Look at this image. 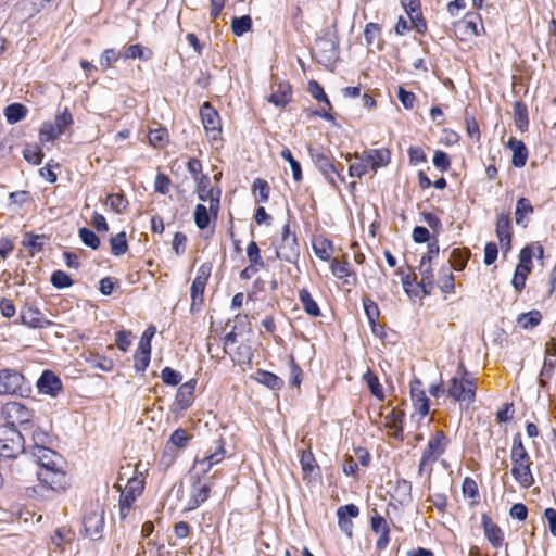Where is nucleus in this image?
Listing matches in <instances>:
<instances>
[{"mask_svg":"<svg viewBox=\"0 0 556 556\" xmlns=\"http://www.w3.org/2000/svg\"><path fill=\"white\" fill-rule=\"evenodd\" d=\"M510 459L514 479L521 488H530L534 483V478L530 469V456L522 444L519 433L513 439Z\"/></svg>","mask_w":556,"mask_h":556,"instance_id":"obj_1","label":"nucleus"},{"mask_svg":"<svg viewBox=\"0 0 556 556\" xmlns=\"http://www.w3.org/2000/svg\"><path fill=\"white\" fill-rule=\"evenodd\" d=\"M24 451V435L14 427L0 426V457L13 458Z\"/></svg>","mask_w":556,"mask_h":556,"instance_id":"obj_2","label":"nucleus"},{"mask_svg":"<svg viewBox=\"0 0 556 556\" xmlns=\"http://www.w3.org/2000/svg\"><path fill=\"white\" fill-rule=\"evenodd\" d=\"M447 394L457 402H467L469 404L475 400L476 383L471 379L454 377L451 379Z\"/></svg>","mask_w":556,"mask_h":556,"instance_id":"obj_3","label":"nucleus"},{"mask_svg":"<svg viewBox=\"0 0 556 556\" xmlns=\"http://www.w3.org/2000/svg\"><path fill=\"white\" fill-rule=\"evenodd\" d=\"M200 115L206 136L211 141L220 138L222 123L218 112L210 102H204L200 109Z\"/></svg>","mask_w":556,"mask_h":556,"instance_id":"obj_4","label":"nucleus"},{"mask_svg":"<svg viewBox=\"0 0 556 556\" xmlns=\"http://www.w3.org/2000/svg\"><path fill=\"white\" fill-rule=\"evenodd\" d=\"M276 255L279 260L288 263H295L299 258L300 252L296 237L290 232L288 224L283 226L281 242L276 248Z\"/></svg>","mask_w":556,"mask_h":556,"instance_id":"obj_5","label":"nucleus"},{"mask_svg":"<svg viewBox=\"0 0 556 556\" xmlns=\"http://www.w3.org/2000/svg\"><path fill=\"white\" fill-rule=\"evenodd\" d=\"M1 414L7 421L5 426L14 427L15 429L17 426L28 425L33 417V413L18 402L7 403L2 407Z\"/></svg>","mask_w":556,"mask_h":556,"instance_id":"obj_6","label":"nucleus"},{"mask_svg":"<svg viewBox=\"0 0 556 556\" xmlns=\"http://www.w3.org/2000/svg\"><path fill=\"white\" fill-rule=\"evenodd\" d=\"M24 380V376L16 369H0V395L21 393Z\"/></svg>","mask_w":556,"mask_h":556,"instance_id":"obj_7","label":"nucleus"},{"mask_svg":"<svg viewBox=\"0 0 556 556\" xmlns=\"http://www.w3.org/2000/svg\"><path fill=\"white\" fill-rule=\"evenodd\" d=\"M444 434L442 431H438L434 437H432L427 447L425 448L420 464H419V473H422L428 465H431L437 460V458L444 452Z\"/></svg>","mask_w":556,"mask_h":556,"instance_id":"obj_8","label":"nucleus"},{"mask_svg":"<svg viewBox=\"0 0 556 556\" xmlns=\"http://www.w3.org/2000/svg\"><path fill=\"white\" fill-rule=\"evenodd\" d=\"M226 455L225 447L220 441L217 442V445L213 452H210L202 459H197L194 462L193 471L194 475H205L207 473L213 466L219 464Z\"/></svg>","mask_w":556,"mask_h":556,"instance_id":"obj_9","label":"nucleus"},{"mask_svg":"<svg viewBox=\"0 0 556 556\" xmlns=\"http://www.w3.org/2000/svg\"><path fill=\"white\" fill-rule=\"evenodd\" d=\"M104 527V510L97 506L96 508L86 513L84 517V528L86 534L91 539L100 536Z\"/></svg>","mask_w":556,"mask_h":556,"instance_id":"obj_10","label":"nucleus"},{"mask_svg":"<svg viewBox=\"0 0 556 556\" xmlns=\"http://www.w3.org/2000/svg\"><path fill=\"white\" fill-rule=\"evenodd\" d=\"M198 195L203 202H208L210 211L217 214L219 208L220 190L211 186L207 176H202L198 184Z\"/></svg>","mask_w":556,"mask_h":556,"instance_id":"obj_11","label":"nucleus"},{"mask_svg":"<svg viewBox=\"0 0 556 556\" xmlns=\"http://www.w3.org/2000/svg\"><path fill=\"white\" fill-rule=\"evenodd\" d=\"M210 274H211V266L207 265V264H203L200 266L199 270H198V275L197 277L194 278L192 285H191V289H190V293H191V308H193L195 305L198 304H202L203 302V294H204V289H205V286H206V281L210 277Z\"/></svg>","mask_w":556,"mask_h":556,"instance_id":"obj_12","label":"nucleus"},{"mask_svg":"<svg viewBox=\"0 0 556 556\" xmlns=\"http://www.w3.org/2000/svg\"><path fill=\"white\" fill-rule=\"evenodd\" d=\"M38 480L53 491L65 489L66 479L61 466L55 469H39L37 471Z\"/></svg>","mask_w":556,"mask_h":556,"instance_id":"obj_13","label":"nucleus"},{"mask_svg":"<svg viewBox=\"0 0 556 556\" xmlns=\"http://www.w3.org/2000/svg\"><path fill=\"white\" fill-rule=\"evenodd\" d=\"M391 154L388 149H370L363 152L362 161L365 168L377 170L390 163Z\"/></svg>","mask_w":556,"mask_h":556,"instance_id":"obj_14","label":"nucleus"},{"mask_svg":"<svg viewBox=\"0 0 556 556\" xmlns=\"http://www.w3.org/2000/svg\"><path fill=\"white\" fill-rule=\"evenodd\" d=\"M292 98V89L289 83L278 81L271 86V93L267 97L268 102L278 108L286 106Z\"/></svg>","mask_w":556,"mask_h":556,"instance_id":"obj_15","label":"nucleus"},{"mask_svg":"<svg viewBox=\"0 0 556 556\" xmlns=\"http://www.w3.org/2000/svg\"><path fill=\"white\" fill-rule=\"evenodd\" d=\"M37 388L39 393L56 396L62 390L61 379L50 370L42 372L37 381Z\"/></svg>","mask_w":556,"mask_h":556,"instance_id":"obj_16","label":"nucleus"},{"mask_svg":"<svg viewBox=\"0 0 556 556\" xmlns=\"http://www.w3.org/2000/svg\"><path fill=\"white\" fill-rule=\"evenodd\" d=\"M359 509L354 504L344 505L338 508V523L340 529L349 536H352L353 522L352 518L357 517Z\"/></svg>","mask_w":556,"mask_h":556,"instance_id":"obj_17","label":"nucleus"},{"mask_svg":"<svg viewBox=\"0 0 556 556\" xmlns=\"http://www.w3.org/2000/svg\"><path fill=\"white\" fill-rule=\"evenodd\" d=\"M20 317L22 324L29 328H45L51 324L38 308L33 306L24 307Z\"/></svg>","mask_w":556,"mask_h":556,"instance_id":"obj_18","label":"nucleus"},{"mask_svg":"<svg viewBox=\"0 0 556 556\" xmlns=\"http://www.w3.org/2000/svg\"><path fill=\"white\" fill-rule=\"evenodd\" d=\"M410 396L416 410L420 416H426L429 413V400L422 389V382L419 379H414L410 382Z\"/></svg>","mask_w":556,"mask_h":556,"instance_id":"obj_19","label":"nucleus"},{"mask_svg":"<svg viewBox=\"0 0 556 556\" xmlns=\"http://www.w3.org/2000/svg\"><path fill=\"white\" fill-rule=\"evenodd\" d=\"M511 224L508 214H498L496 218V236L502 249L509 250L511 241Z\"/></svg>","mask_w":556,"mask_h":556,"instance_id":"obj_20","label":"nucleus"},{"mask_svg":"<svg viewBox=\"0 0 556 556\" xmlns=\"http://www.w3.org/2000/svg\"><path fill=\"white\" fill-rule=\"evenodd\" d=\"M195 386L197 380L191 379L179 387L175 399V405L178 409L185 410L193 403Z\"/></svg>","mask_w":556,"mask_h":556,"instance_id":"obj_21","label":"nucleus"},{"mask_svg":"<svg viewBox=\"0 0 556 556\" xmlns=\"http://www.w3.org/2000/svg\"><path fill=\"white\" fill-rule=\"evenodd\" d=\"M31 454L37 459L40 469H55L61 466V456L48 447L39 448Z\"/></svg>","mask_w":556,"mask_h":556,"instance_id":"obj_22","label":"nucleus"},{"mask_svg":"<svg viewBox=\"0 0 556 556\" xmlns=\"http://www.w3.org/2000/svg\"><path fill=\"white\" fill-rule=\"evenodd\" d=\"M197 481L193 482L191 488V496L189 500V509H195L201 504H203L210 495L211 489L207 484H202L200 482V477L202 475H195Z\"/></svg>","mask_w":556,"mask_h":556,"instance_id":"obj_23","label":"nucleus"},{"mask_svg":"<svg viewBox=\"0 0 556 556\" xmlns=\"http://www.w3.org/2000/svg\"><path fill=\"white\" fill-rule=\"evenodd\" d=\"M402 5L404 7L406 13L408 14L412 23L415 25L419 33L422 31L421 28H426V23L422 20L421 11H420V1L419 0H401Z\"/></svg>","mask_w":556,"mask_h":556,"instance_id":"obj_24","label":"nucleus"},{"mask_svg":"<svg viewBox=\"0 0 556 556\" xmlns=\"http://www.w3.org/2000/svg\"><path fill=\"white\" fill-rule=\"evenodd\" d=\"M482 526H483L484 534H485L486 539L489 540V542L494 547L502 546L504 538H503V532L500 529V527L496 526L491 520V518L486 515L482 516Z\"/></svg>","mask_w":556,"mask_h":556,"instance_id":"obj_25","label":"nucleus"},{"mask_svg":"<svg viewBox=\"0 0 556 556\" xmlns=\"http://www.w3.org/2000/svg\"><path fill=\"white\" fill-rule=\"evenodd\" d=\"M391 496L401 505L409 504L412 502V483L405 479H397Z\"/></svg>","mask_w":556,"mask_h":556,"instance_id":"obj_26","label":"nucleus"},{"mask_svg":"<svg viewBox=\"0 0 556 556\" xmlns=\"http://www.w3.org/2000/svg\"><path fill=\"white\" fill-rule=\"evenodd\" d=\"M418 271L420 275V287L422 289L424 294H430L433 288V275L431 269V264L426 261V258H421L420 264L418 266Z\"/></svg>","mask_w":556,"mask_h":556,"instance_id":"obj_27","label":"nucleus"},{"mask_svg":"<svg viewBox=\"0 0 556 556\" xmlns=\"http://www.w3.org/2000/svg\"><path fill=\"white\" fill-rule=\"evenodd\" d=\"M556 366V342L551 339L545 345V358L541 376L549 377Z\"/></svg>","mask_w":556,"mask_h":556,"instance_id":"obj_28","label":"nucleus"},{"mask_svg":"<svg viewBox=\"0 0 556 556\" xmlns=\"http://www.w3.org/2000/svg\"><path fill=\"white\" fill-rule=\"evenodd\" d=\"M148 139L154 149H164L169 143V132L165 127L159 126L149 130Z\"/></svg>","mask_w":556,"mask_h":556,"instance_id":"obj_29","label":"nucleus"},{"mask_svg":"<svg viewBox=\"0 0 556 556\" xmlns=\"http://www.w3.org/2000/svg\"><path fill=\"white\" fill-rule=\"evenodd\" d=\"M313 250L317 257L321 261H329L333 253L332 243L323 237H317L313 240Z\"/></svg>","mask_w":556,"mask_h":556,"instance_id":"obj_30","label":"nucleus"},{"mask_svg":"<svg viewBox=\"0 0 556 556\" xmlns=\"http://www.w3.org/2000/svg\"><path fill=\"white\" fill-rule=\"evenodd\" d=\"M542 315L540 311L532 309L528 313H521L517 316V324L525 330L533 329L540 325Z\"/></svg>","mask_w":556,"mask_h":556,"instance_id":"obj_31","label":"nucleus"},{"mask_svg":"<svg viewBox=\"0 0 556 556\" xmlns=\"http://www.w3.org/2000/svg\"><path fill=\"white\" fill-rule=\"evenodd\" d=\"M247 316H236V323L240 324L241 329L238 330L237 325L233 326L232 330L226 334L224 340L225 350L227 351L231 345L238 342V337L242 336L245 332L247 326Z\"/></svg>","mask_w":556,"mask_h":556,"instance_id":"obj_32","label":"nucleus"},{"mask_svg":"<svg viewBox=\"0 0 556 556\" xmlns=\"http://www.w3.org/2000/svg\"><path fill=\"white\" fill-rule=\"evenodd\" d=\"M153 52L150 49L144 48L143 46L136 43L130 45L125 49V52L122 54L124 59H139L148 61L152 58Z\"/></svg>","mask_w":556,"mask_h":556,"instance_id":"obj_33","label":"nucleus"},{"mask_svg":"<svg viewBox=\"0 0 556 556\" xmlns=\"http://www.w3.org/2000/svg\"><path fill=\"white\" fill-rule=\"evenodd\" d=\"M27 115V109L21 103H12L4 109V116L9 124L21 122Z\"/></svg>","mask_w":556,"mask_h":556,"instance_id":"obj_34","label":"nucleus"},{"mask_svg":"<svg viewBox=\"0 0 556 556\" xmlns=\"http://www.w3.org/2000/svg\"><path fill=\"white\" fill-rule=\"evenodd\" d=\"M299 298H300V302H301L304 311L308 315L314 316V317H317L320 315L319 306L314 301V299L312 298V295L307 289H305V288L301 289L299 291Z\"/></svg>","mask_w":556,"mask_h":556,"instance_id":"obj_35","label":"nucleus"},{"mask_svg":"<svg viewBox=\"0 0 556 556\" xmlns=\"http://www.w3.org/2000/svg\"><path fill=\"white\" fill-rule=\"evenodd\" d=\"M513 149V164L516 167H521L526 164L528 157V151L522 141L514 140L509 142Z\"/></svg>","mask_w":556,"mask_h":556,"instance_id":"obj_36","label":"nucleus"},{"mask_svg":"<svg viewBox=\"0 0 556 556\" xmlns=\"http://www.w3.org/2000/svg\"><path fill=\"white\" fill-rule=\"evenodd\" d=\"M255 379L261 384H264L271 390H279L283 384V381L281 378H279L278 376H276L271 372L264 371V370H258L256 372Z\"/></svg>","mask_w":556,"mask_h":556,"instance_id":"obj_37","label":"nucleus"},{"mask_svg":"<svg viewBox=\"0 0 556 556\" xmlns=\"http://www.w3.org/2000/svg\"><path fill=\"white\" fill-rule=\"evenodd\" d=\"M52 125L61 132V135H63L73 125V116L67 108L58 112Z\"/></svg>","mask_w":556,"mask_h":556,"instance_id":"obj_38","label":"nucleus"},{"mask_svg":"<svg viewBox=\"0 0 556 556\" xmlns=\"http://www.w3.org/2000/svg\"><path fill=\"white\" fill-rule=\"evenodd\" d=\"M46 242V237L42 235L26 233L23 239V245L27 248L31 255L41 251L42 245Z\"/></svg>","mask_w":556,"mask_h":556,"instance_id":"obj_39","label":"nucleus"},{"mask_svg":"<svg viewBox=\"0 0 556 556\" xmlns=\"http://www.w3.org/2000/svg\"><path fill=\"white\" fill-rule=\"evenodd\" d=\"M111 252L115 256L125 254L128 250L126 233L124 231L112 237L110 240Z\"/></svg>","mask_w":556,"mask_h":556,"instance_id":"obj_40","label":"nucleus"},{"mask_svg":"<svg viewBox=\"0 0 556 556\" xmlns=\"http://www.w3.org/2000/svg\"><path fill=\"white\" fill-rule=\"evenodd\" d=\"M251 28H252V18L250 17V15L233 17L231 21V30L238 37L248 33Z\"/></svg>","mask_w":556,"mask_h":556,"instance_id":"obj_41","label":"nucleus"},{"mask_svg":"<svg viewBox=\"0 0 556 556\" xmlns=\"http://www.w3.org/2000/svg\"><path fill=\"white\" fill-rule=\"evenodd\" d=\"M252 191L256 202L266 203L268 201L270 188L267 181L257 178L253 182Z\"/></svg>","mask_w":556,"mask_h":556,"instance_id":"obj_42","label":"nucleus"},{"mask_svg":"<svg viewBox=\"0 0 556 556\" xmlns=\"http://www.w3.org/2000/svg\"><path fill=\"white\" fill-rule=\"evenodd\" d=\"M23 156L29 164L38 165L41 163L43 154L37 143H28L24 147Z\"/></svg>","mask_w":556,"mask_h":556,"instance_id":"obj_43","label":"nucleus"},{"mask_svg":"<svg viewBox=\"0 0 556 556\" xmlns=\"http://www.w3.org/2000/svg\"><path fill=\"white\" fill-rule=\"evenodd\" d=\"M61 136V132L55 129L52 122H45L39 129V140L42 144L53 142Z\"/></svg>","mask_w":556,"mask_h":556,"instance_id":"obj_44","label":"nucleus"},{"mask_svg":"<svg viewBox=\"0 0 556 556\" xmlns=\"http://www.w3.org/2000/svg\"><path fill=\"white\" fill-rule=\"evenodd\" d=\"M31 440L34 443L31 452H36L39 448L47 447L46 445L50 442V435L46 430H43L40 427H37L31 431Z\"/></svg>","mask_w":556,"mask_h":556,"instance_id":"obj_45","label":"nucleus"},{"mask_svg":"<svg viewBox=\"0 0 556 556\" xmlns=\"http://www.w3.org/2000/svg\"><path fill=\"white\" fill-rule=\"evenodd\" d=\"M247 256L251 264V267H264V262L261 257V251L255 241H251L247 248Z\"/></svg>","mask_w":556,"mask_h":556,"instance_id":"obj_46","label":"nucleus"},{"mask_svg":"<svg viewBox=\"0 0 556 556\" xmlns=\"http://www.w3.org/2000/svg\"><path fill=\"white\" fill-rule=\"evenodd\" d=\"M210 206L198 204L194 208V223L200 229H205L210 224Z\"/></svg>","mask_w":556,"mask_h":556,"instance_id":"obj_47","label":"nucleus"},{"mask_svg":"<svg viewBox=\"0 0 556 556\" xmlns=\"http://www.w3.org/2000/svg\"><path fill=\"white\" fill-rule=\"evenodd\" d=\"M533 212L530 201L526 198H520L516 205L515 217L518 225L523 223V218Z\"/></svg>","mask_w":556,"mask_h":556,"instance_id":"obj_48","label":"nucleus"},{"mask_svg":"<svg viewBox=\"0 0 556 556\" xmlns=\"http://www.w3.org/2000/svg\"><path fill=\"white\" fill-rule=\"evenodd\" d=\"M78 233H79V238H80L81 242L86 247H89L92 250H97L99 248L100 239L92 230L83 227V228H79Z\"/></svg>","mask_w":556,"mask_h":556,"instance_id":"obj_49","label":"nucleus"},{"mask_svg":"<svg viewBox=\"0 0 556 556\" xmlns=\"http://www.w3.org/2000/svg\"><path fill=\"white\" fill-rule=\"evenodd\" d=\"M468 257H469L468 251H464L460 249H454L451 253L450 262H451V265L456 270H462L465 268Z\"/></svg>","mask_w":556,"mask_h":556,"instance_id":"obj_50","label":"nucleus"},{"mask_svg":"<svg viewBox=\"0 0 556 556\" xmlns=\"http://www.w3.org/2000/svg\"><path fill=\"white\" fill-rule=\"evenodd\" d=\"M402 414L392 410L386 416V426L393 429V435L400 438L402 433Z\"/></svg>","mask_w":556,"mask_h":556,"instance_id":"obj_51","label":"nucleus"},{"mask_svg":"<svg viewBox=\"0 0 556 556\" xmlns=\"http://www.w3.org/2000/svg\"><path fill=\"white\" fill-rule=\"evenodd\" d=\"M119 58H122V54L114 49H105L100 58V66L103 70H108L111 67L114 63H116Z\"/></svg>","mask_w":556,"mask_h":556,"instance_id":"obj_52","label":"nucleus"},{"mask_svg":"<svg viewBox=\"0 0 556 556\" xmlns=\"http://www.w3.org/2000/svg\"><path fill=\"white\" fill-rule=\"evenodd\" d=\"M532 269V263L529 260V255L526 252L519 253V263L516 266L515 274L522 276L525 278L528 277Z\"/></svg>","mask_w":556,"mask_h":556,"instance_id":"obj_53","label":"nucleus"},{"mask_svg":"<svg viewBox=\"0 0 556 556\" xmlns=\"http://www.w3.org/2000/svg\"><path fill=\"white\" fill-rule=\"evenodd\" d=\"M50 280H51V283L53 285V287H55L58 289L67 288L73 285V280L71 279V277L62 270L54 271L51 275Z\"/></svg>","mask_w":556,"mask_h":556,"instance_id":"obj_54","label":"nucleus"},{"mask_svg":"<svg viewBox=\"0 0 556 556\" xmlns=\"http://www.w3.org/2000/svg\"><path fill=\"white\" fill-rule=\"evenodd\" d=\"M364 380L367 382L371 393L375 396L380 399L383 397L382 387L379 383L378 378L370 370L366 371V374L364 375Z\"/></svg>","mask_w":556,"mask_h":556,"instance_id":"obj_55","label":"nucleus"},{"mask_svg":"<svg viewBox=\"0 0 556 556\" xmlns=\"http://www.w3.org/2000/svg\"><path fill=\"white\" fill-rule=\"evenodd\" d=\"M363 305H364L365 314L369 320V324L374 328L376 325V320L379 317L378 305L370 299H364Z\"/></svg>","mask_w":556,"mask_h":556,"instance_id":"obj_56","label":"nucleus"},{"mask_svg":"<svg viewBox=\"0 0 556 556\" xmlns=\"http://www.w3.org/2000/svg\"><path fill=\"white\" fill-rule=\"evenodd\" d=\"M106 204L116 213L126 208L127 200L122 194H110L106 198Z\"/></svg>","mask_w":556,"mask_h":556,"instance_id":"obj_57","label":"nucleus"},{"mask_svg":"<svg viewBox=\"0 0 556 556\" xmlns=\"http://www.w3.org/2000/svg\"><path fill=\"white\" fill-rule=\"evenodd\" d=\"M308 90L316 100L325 102L329 108H331L329 99L327 98L323 87L317 81H309Z\"/></svg>","mask_w":556,"mask_h":556,"instance_id":"obj_58","label":"nucleus"},{"mask_svg":"<svg viewBox=\"0 0 556 556\" xmlns=\"http://www.w3.org/2000/svg\"><path fill=\"white\" fill-rule=\"evenodd\" d=\"M161 377L164 383L168 386H177L181 381V375L170 367H165Z\"/></svg>","mask_w":556,"mask_h":556,"instance_id":"obj_59","label":"nucleus"},{"mask_svg":"<svg viewBox=\"0 0 556 556\" xmlns=\"http://www.w3.org/2000/svg\"><path fill=\"white\" fill-rule=\"evenodd\" d=\"M397 98L405 109L410 110L414 108L416 97L413 92L405 90L403 87H399Z\"/></svg>","mask_w":556,"mask_h":556,"instance_id":"obj_60","label":"nucleus"},{"mask_svg":"<svg viewBox=\"0 0 556 556\" xmlns=\"http://www.w3.org/2000/svg\"><path fill=\"white\" fill-rule=\"evenodd\" d=\"M433 164L440 172H446L451 165L450 157L445 152L438 150L433 156Z\"/></svg>","mask_w":556,"mask_h":556,"instance_id":"obj_61","label":"nucleus"},{"mask_svg":"<svg viewBox=\"0 0 556 556\" xmlns=\"http://www.w3.org/2000/svg\"><path fill=\"white\" fill-rule=\"evenodd\" d=\"M189 441V435L187 434L186 430L184 429H177L175 430L170 438L169 443L177 447H185Z\"/></svg>","mask_w":556,"mask_h":556,"instance_id":"obj_62","label":"nucleus"},{"mask_svg":"<svg viewBox=\"0 0 556 556\" xmlns=\"http://www.w3.org/2000/svg\"><path fill=\"white\" fill-rule=\"evenodd\" d=\"M520 252H526L529 255V260L532 262L533 257L542 260L544 255V249L539 242H532L521 249Z\"/></svg>","mask_w":556,"mask_h":556,"instance_id":"obj_63","label":"nucleus"},{"mask_svg":"<svg viewBox=\"0 0 556 556\" xmlns=\"http://www.w3.org/2000/svg\"><path fill=\"white\" fill-rule=\"evenodd\" d=\"M131 338L132 334L130 331L121 330L116 333L115 343L119 350L125 352L131 344Z\"/></svg>","mask_w":556,"mask_h":556,"instance_id":"obj_64","label":"nucleus"}]
</instances>
